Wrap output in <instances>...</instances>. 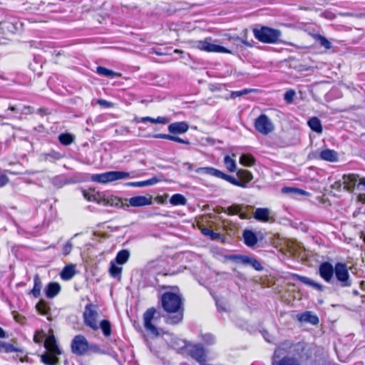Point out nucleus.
I'll use <instances>...</instances> for the list:
<instances>
[{
	"label": "nucleus",
	"mask_w": 365,
	"mask_h": 365,
	"mask_svg": "<svg viewBox=\"0 0 365 365\" xmlns=\"http://www.w3.org/2000/svg\"><path fill=\"white\" fill-rule=\"evenodd\" d=\"M61 290V287L58 282H50L47 284V298H53Z\"/></svg>",
	"instance_id": "obj_24"
},
{
	"label": "nucleus",
	"mask_w": 365,
	"mask_h": 365,
	"mask_svg": "<svg viewBox=\"0 0 365 365\" xmlns=\"http://www.w3.org/2000/svg\"><path fill=\"white\" fill-rule=\"evenodd\" d=\"M243 239L245 244L250 247L255 246L257 242V237L252 230H245L243 232Z\"/></svg>",
	"instance_id": "obj_19"
},
{
	"label": "nucleus",
	"mask_w": 365,
	"mask_h": 365,
	"mask_svg": "<svg viewBox=\"0 0 365 365\" xmlns=\"http://www.w3.org/2000/svg\"><path fill=\"white\" fill-rule=\"evenodd\" d=\"M186 202V198L181 194H175L170 199V203L173 205H184Z\"/></svg>",
	"instance_id": "obj_33"
},
{
	"label": "nucleus",
	"mask_w": 365,
	"mask_h": 365,
	"mask_svg": "<svg viewBox=\"0 0 365 365\" xmlns=\"http://www.w3.org/2000/svg\"><path fill=\"white\" fill-rule=\"evenodd\" d=\"M130 177V173L124 171H108L100 174H93L91 176L93 182L105 184L115 180L126 179Z\"/></svg>",
	"instance_id": "obj_6"
},
{
	"label": "nucleus",
	"mask_w": 365,
	"mask_h": 365,
	"mask_svg": "<svg viewBox=\"0 0 365 365\" xmlns=\"http://www.w3.org/2000/svg\"><path fill=\"white\" fill-rule=\"evenodd\" d=\"M227 259L232 260L237 264L243 265H250L255 269L260 271L262 269L261 264L255 258L243 255H230Z\"/></svg>",
	"instance_id": "obj_12"
},
{
	"label": "nucleus",
	"mask_w": 365,
	"mask_h": 365,
	"mask_svg": "<svg viewBox=\"0 0 365 365\" xmlns=\"http://www.w3.org/2000/svg\"><path fill=\"white\" fill-rule=\"evenodd\" d=\"M73 248V245L71 242H67L63 247V253L64 255L70 254Z\"/></svg>",
	"instance_id": "obj_51"
},
{
	"label": "nucleus",
	"mask_w": 365,
	"mask_h": 365,
	"mask_svg": "<svg viewBox=\"0 0 365 365\" xmlns=\"http://www.w3.org/2000/svg\"><path fill=\"white\" fill-rule=\"evenodd\" d=\"M14 351H16V349L11 344L4 342L0 352L11 353Z\"/></svg>",
	"instance_id": "obj_47"
},
{
	"label": "nucleus",
	"mask_w": 365,
	"mask_h": 365,
	"mask_svg": "<svg viewBox=\"0 0 365 365\" xmlns=\"http://www.w3.org/2000/svg\"><path fill=\"white\" fill-rule=\"evenodd\" d=\"M101 328L102 332L106 337H108L111 334V324L107 319L102 320L98 324V329Z\"/></svg>",
	"instance_id": "obj_31"
},
{
	"label": "nucleus",
	"mask_w": 365,
	"mask_h": 365,
	"mask_svg": "<svg viewBox=\"0 0 365 365\" xmlns=\"http://www.w3.org/2000/svg\"><path fill=\"white\" fill-rule=\"evenodd\" d=\"M129 205L132 207H143L152 204V197L147 196H135L128 200Z\"/></svg>",
	"instance_id": "obj_16"
},
{
	"label": "nucleus",
	"mask_w": 365,
	"mask_h": 365,
	"mask_svg": "<svg viewBox=\"0 0 365 365\" xmlns=\"http://www.w3.org/2000/svg\"><path fill=\"white\" fill-rule=\"evenodd\" d=\"M237 175L238 178L240 179L239 181H240L241 183H244L245 185V187H247V184L250 182L252 178V174L251 172L247 170L240 169L237 172Z\"/></svg>",
	"instance_id": "obj_25"
},
{
	"label": "nucleus",
	"mask_w": 365,
	"mask_h": 365,
	"mask_svg": "<svg viewBox=\"0 0 365 365\" xmlns=\"http://www.w3.org/2000/svg\"><path fill=\"white\" fill-rule=\"evenodd\" d=\"M9 110L28 114L31 113V108L29 106H10Z\"/></svg>",
	"instance_id": "obj_44"
},
{
	"label": "nucleus",
	"mask_w": 365,
	"mask_h": 365,
	"mask_svg": "<svg viewBox=\"0 0 365 365\" xmlns=\"http://www.w3.org/2000/svg\"><path fill=\"white\" fill-rule=\"evenodd\" d=\"M295 94H296L295 91L292 89L286 91V93L284 95V101L288 103H292L294 100Z\"/></svg>",
	"instance_id": "obj_48"
},
{
	"label": "nucleus",
	"mask_w": 365,
	"mask_h": 365,
	"mask_svg": "<svg viewBox=\"0 0 365 365\" xmlns=\"http://www.w3.org/2000/svg\"><path fill=\"white\" fill-rule=\"evenodd\" d=\"M314 38L316 41L319 42L322 46L324 47L325 48L329 49L331 48V42L324 36L320 34H316Z\"/></svg>",
	"instance_id": "obj_42"
},
{
	"label": "nucleus",
	"mask_w": 365,
	"mask_h": 365,
	"mask_svg": "<svg viewBox=\"0 0 365 365\" xmlns=\"http://www.w3.org/2000/svg\"><path fill=\"white\" fill-rule=\"evenodd\" d=\"M194 46L206 52L231 53V51L227 48L212 43L211 38L197 41L194 43Z\"/></svg>",
	"instance_id": "obj_8"
},
{
	"label": "nucleus",
	"mask_w": 365,
	"mask_h": 365,
	"mask_svg": "<svg viewBox=\"0 0 365 365\" xmlns=\"http://www.w3.org/2000/svg\"><path fill=\"white\" fill-rule=\"evenodd\" d=\"M188 128L187 123L183 121L171 123L168 127L169 133L173 135L185 133Z\"/></svg>",
	"instance_id": "obj_17"
},
{
	"label": "nucleus",
	"mask_w": 365,
	"mask_h": 365,
	"mask_svg": "<svg viewBox=\"0 0 365 365\" xmlns=\"http://www.w3.org/2000/svg\"><path fill=\"white\" fill-rule=\"evenodd\" d=\"M162 306L168 313H173L165 319V323L175 325L180 323L183 319L182 299L180 295L165 292L161 297Z\"/></svg>",
	"instance_id": "obj_3"
},
{
	"label": "nucleus",
	"mask_w": 365,
	"mask_h": 365,
	"mask_svg": "<svg viewBox=\"0 0 365 365\" xmlns=\"http://www.w3.org/2000/svg\"><path fill=\"white\" fill-rule=\"evenodd\" d=\"M202 234L206 236H209L211 240H217L220 237L219 233L215 232L212 230L205 228L202 231Z\"/></svg>",
	"instance_id": "obj_46"
},
{
	"label": "nucleus",
	"mask_w": 365,
	"mask_h": 365,
	"mask_svg": "<svg viewBox=\"0 0 365 365\" xmlns=\"http://www.w3.org/2000/svg\"><path fill=\"white\" fill-rule=\"evenodd\" d=\"M47 156L53 158L55 159H59L61 158V155L58 153H53L48 154Z\"/></svg>",
	"instance_id": "obj_62"
},
{
	"label": "nucleus",
	"mask_w": 365,
	"mask_h": 365,
	"mask_svg": "<svg viewBox=\"0 0 365 365\" xmlns=\"http://www.w3.org/2000/svg\"><path fill=\"white\" fill-rule=\"evenodd\" d=\"M33 43H34L33 46H36V48H39L41 49H43V48L45 46L44 43L41 42V41H39V42L34 41Z\"/></svg>",
	"instance_id": "obj_60"
},
{
	"label": "nucleus",
	"mask_w": 365,
	"mask_h": 365,
	"mask_svg": "<svg viewBox=\"0 0 365 365\" xmlns=\"http://www.w3.org/2000/svg\"><path fill=\"white\" fill-rule=\"evenodd\" d=\"M190 354L192 358L195 359L200 364H203L206 361L205 349L200 344H194L190 347Z\"/></svg>",
	"instance_id": "obj_14"
},
{
	"label": "nucleus",
	"mask_w": 365,
	"mask_h": 365,
	"mask_svg": "<svg viewBox=\"0 0 365 365\" xmlns=\"http://www.w3.org/2000/svg\"><path fill=\"white\" fill-rule=\"evenodd\" d=\"M183 167L188 171H191L194 169L193 165L188 162L183 163Z\"/></svg>",
	"instance_id": "obj_59"
},
{
	"label": "nucleus",
	"mask_w": 365,
	"mask_h": 365,
	"mask_svg": "<svg viewBox=\"0 0 365 365\" xmlns=\"http://www.w3.org/2000/svg\"><path fill=\"white\" fill-rule=\"evenodd\" d=\"M83 195L85 197V198H86L89 201H92V200H94V197L93 196H91L89 194H88L87 192H83Z\"/></svg>",
	"instance_id": "obj_63"
},
{
	"label": "nucleus",
	"mask_w": 365,
	"mask_h": 365,
	"mask_svg": "<svg viewBox=\"0 0 365 365\" xmlns=\"http://www.w3.org/2000/svg\"><path fill=\"white\" fill-rule=\"evenodd\" d=\"M41 292V282L38 277H36L34 279V286L31 292L35 297H38L40 296Z\"/></svg>",
	"instance_id": "obj_45"
},
{
	"label": "nucleus",
	"mask_w": 365,
	"mask_h": 365,
	"mask_svg": "<svg viewBox=\"0 0 365 365\" xmlns=\"http://www.w3.org/2000/svg\"><path fill=\"white\" fill-rule=\"evenodd\" d=\"M302 351L300 344L285 341L275 349L272 356V365H302L297 356Z\"/></svg>",
	"instance_id": "obj_2"
},
{
	"label": "nucleus",
	"mask_w": 365,
	"mask_h": 365,
	"mask_svg": "<svg viewBox=\"0 0 365 365\" xmlns=\"http://www.w3.org/2000/svg\"><path fill=\"white\" fill-rule=\"evenodd\" d=\"M157 182H158V180L155 177L152 178H150L149 180H145V187L146 186L153 185L156 184Z\"/></svg>",
	"instance_id": "obj_56"
},
{
	"label": "nucleus",
	"mask_w": 365,
	"mask_h": 365,
	"mask_svg": "<svg viewBox=\"0 0 365 365\" xmlns=\"http://www.w3.org/2000/svg\"><path fill=\"white\" fill-rule=\"evenodd\" d=\"M342 185H344V184H343V180L341 178V180H339L334 182L331 185V187L332 189L336 190L337 191H341Z\"/></svg>",
	"instance_id": "obj_53"
},
{
	"label": "nucleus",
	"mask_w": 365,
	"mask_h": 365,
	"mask_svg": "<svg viewBox=\"0 0 365 365\" xmlns=\"http://www.w3.org/2000/svg\"><path fill=\"white\" fill-rule=\"evenodd\" d=\"M282 192L284 194L289 195L292 197H295L297 195H306L309 196L310 194L302 189L293 187H284L282 189Z\"/></svg>",
	"instance_id": "obj_22"
},
{
	"label": "nucleus",
	"mask_w": 365,
	"mask_h": 365,
	"mask_svg": "<svg viewBox=\"0 0 365 365\" xmlns=\"http://www.w3.org/2000/svg\"><path fill=\"white\" fill-rule=\"evenodd\" d=\"M298 319L300 322H308L313 325L319 323V318L317 315L312 314L311 312H305L298 316Z\"/></svg>",
	"instance_id": "obj_20"
},
{
	"label": "nucleus",
	"mask_w": 365,
	"mask_h": 365,
	"mask_svg": "<svg viewBox=\"0 0 365 365\" xmlns=\"http://www.w3.org/2000/svg\"><path fill=\"white\" fill-rule=\"evenodd\" d=\"M319 274L328 284L336 283L341 287L351 286V280L346 264L336 262L334 266L329 262H324L319 266Z\"/></svg>",
	"instance_id": "obj_1"
},
{
	"label": "nucleus",
	"mask_w": 365,
	"mask_h": 365,
	"mask_svg": "<svg viewBox=\"0 0 365 365\" xmlns=\"http://www.w3.org/2000/svg\"><path fill=\"white\" fill-rule=\"evenodd\" d=\"M255 163V159L250 154H242L240 158V163L244 166L251 167Z\"/></svg>",
	"instance_id": "obj_32"
},
{
	"label": "nucleus",
	"mask_w": 365,
	"mask_h": 365,
	"mask_svg": "<svg viewBox=\"0 0 365 365\" xmlns=\"http://www.w3.org/2000/svg\"><path fill=\"white\" fill-rule=\"evenodd\" d=\"M320 158L329 162H335L337 160L338 156L334 150L326 149L320 153Z\"/></svg>",
	"instance_id": "obj_27"
},
{
	"label": "nucleus",
	"mask_w": 365,
	"mask_h": 365,
	"mask_svg": "<svg viewBox=\"0 0 365 365\" xmlns=\"http://www.w3.org/2000/svg\"><path fill=\"white\" fill-rule=\"evenodd\" d=\"M308 125L313 131L317 133H322V125L318 118L313 117L310 118L308 121Z\"/></svg>",
	"instance_id": "obj_28"
},
{
	"label": "nucleus",
	"mask_w": 365,
	"mask_h": 365,
	"mask_svg": "<svg viewBox=\"0 0 365 365\" xmlns=\"http://www.w3.org/2000/svg\"><path fill=\"white\" fill-rule=\"evenodd\" d=\"M138 122L145 123L150 122L152 123H160V124H167L168 123V120L165 117L158 116L157 118H153L151 117H142L139 118Z\"/></svg>",
	"instance_id": "obj_30"
},
{
	"label": "nucleus",
	"mask_w": 365,
	"mask_h": 365,
	"mask_svg": "<svg viewBox=\"0 0 365 365\" xmlns=\"http://www.w3.org/2000/svg\"><path fill=\"white\" fill-rule=\"evenodd\" d=\"M58 140L62 145H68L74 140V137L70 133H62L59 135Z\"/></svg>",
	"instance_id": "obj_39"
},
{
	"label": "nucleus",
	"mask_w": 365,
	"mask_h": 365,
	"mask_svg": "<svg viewBox=\"0 0 365 365\" xmlns=\"http://www.w3.org/2000/svg\"><path fill=\"white\" fill-rule=\"evenodd\" d=\"M34 341L38 344H43L46 348V334L43 330L36 331L34 336Z\"/></svg>",
	"instance_id": "obj_37"
},
{
	"label": "nucleus",
	"mask_w": 365,
	"mask_h": 365,
	"mask_svg": "<svg viewBox=\"0 0 365 365\" xmlns=\"http://www.w3.org/2000/svg\"><path fill=\"white\" fill-rule=\"evenodd\" d=\"M359 176L355 174H347L342 176L344 190L352 192L356 182L358 181Z\"/></svg>",
	"instance_id": "obj_15"
},
{
	"label": "nucleus",
	"mask_w": 365,
	"mask_h": 365,
	"mask_svg": "<svg viewBox=\"0 0 365 365\" xmlns=\"http://www.w3.org/2000/svg\"><path fill=\"white\" fill-rule=\"evenodd\" d=\"M109 272L111 277L114 278H120L122 272V267L116 266L114 262H110Z\"/></svg>",
	"instance_id": "obj_41"
},
{
	"label": "nucleus",
	"mask_w": 365,
	"mask_h": 365,
	"mask_svg": "<svg viewBox=\"0 0 365 365\" xmlns=\"http://www.w3.org/2000/svg\"><path fill=\"white\" fill-rule=\"evenodd\" d=\"M225 212L227 213L230 215H239L241 219H246L247 215L244 212H241V207L237 205H234L228 207Z\"/></svg>",
	"instance_id": "obj_29"
},
{
	"label": "nucleus",
	"mask_w": 365,
	"mask_h": 365,
	"mask_svg": "<svg viewBox=\"0 0 365 365\" xmlns=\"http://www.w3.org/2000/svg\"><path fill=\"white\" fill-rule=\"evenodd\" d=\"M294 277L298 279L299 281H300L301 282H302L303 284H307L308 286H310V287H314V289L319 290V291H321L322 292L324 289V286H323L322 284H319V283H317L314 281H313L312 279L307 277H304V276H301V275H299V274H294Z\"/></svg>",
	"instance_id": "obj_18"
},
{
	"label": "nucleus",
	"mask_w": 365,
	"mask_h": 365,
	"mask_svg": "<svg viewBox=\"0 0 365 365\" xmlns=\"http://www.w3.org/2000/svg\"><path fill=\"white\" fill-rule=\"evenodd\" d=\"M195 172L199 174H204L215 176L221 179H223L231 184L238 186L240 187L245 188V185L244 183H241L240 181L235 178L234 177L227 175L222 171L212 168V167H204V168H198L195 170Z\"/></svg>",
	"instance_id": "obj_7"
},
{
	"label": "nucleus",
	"mask_w": 365,
	"mask_h": 365,
	"mask_svg": "<svg viewBox=\"0 0 365 365\" xmlns=\"http://www.w3.org/2000/svg\"><path fill=\"white\" fill-rule=\"evenodd\" d=\"M253 34L259 41L264 43H275L278 42L282 36L279 30L267 26H262L259 29L255 28Z\"/></svg>",
	"instance_id": "obj_4"
},
{
	"label": "nucleus",
	"mask_w": 365,
	"mask_h": 365,
	"mask_svg": "<svg viewBox=\"0 0 365 365\" xmlns=\"http://www.w3.org/2000/svg\"><path fill=\"white\" fill-rule=\"evenodd\" d=\"M98 103L101 106H106V107H109L110 106V103L106 101V100H103V99H99L98 100Z\"/></svg>",
	"instance_id": "obj_58"
},
{
	"label": "nucleus",
	"mask_w": 365,
	"mask_h": 365,
	"mask_svg": "<svg viewBox=\"0 0 365 365\" xmlns=\"http://www.w3.org/2000/svg\"><path fill=\"white\" fill-rule=\"evenodd\" d=\"M36 309L37 312L44 315L46 314V302L44 300L41 299L36 304Z\"/></svg>",
	"instance_id": "obj_49"
},
{
	"label": "nucleus",
	"mask_w": 365,
	"mask_h": 365,
	"mask_svg": "<svg viewBox=\"0 0 365 365\" xmlns=\"http://www.w3.org/2000/svg\"><path fill=\"white\" fill-rule=\"evenodd\" d=\"M88 344L89 342L83 335L78 334L75 336L71 344L72 353L78 356L87 354Z\"/></svg>",
	"instance_id": "obj_9"
},
{
	"label": "nucleus",
	"mask_w": 365,
	"mask_h": 365,
	"mask_svg": "<svg viewBox=\"0 0 365 365\" xmlns=\"http://www.w3.org/2000/svg\"><path fill=\"white\" fill-rule=\"evenodd\" d=\"M219 312H227V308L224 305H221L218 302L216 303Z\"/></svg>",
	"instance_id": "obj_61"
},
{
	"label": "nucleus",
	"mask_w": 365,
	"mask_h": 365,
	"mask_svg": "<svg viewBox=\"0 0 365 365\" xmlns=\"http://www.w3.org/2000/svg\"><path fill=\"white\" fill-rule=\"evenodd\" d=\"M88 353H93V354H106V351L101 349L98 345L89 343L88 348Z\"/></svg>",
	"instance_id": "obj_43"
},
{
	"label": "nucleus",
	"mask_w": 365,
	"mask_h": 365,
	"mask_svg": "<svg viewBox=\"0 0 365 365\" xmlns=\"http://www.w3.org/2000/svg\"><path fill=\"white\" fill-rule=\"evenodd\" d=\"M62 350L57 344L53 334V331L49 329L47 332V365H56L58 363V356L61 355Z\"/></svg>",
	"instance_id": "obj_5"
},
{
	"label": "nucleus",
	"mask_w": 365,
	"mask_h": 365,
	"mask_svg": "<svg viewBox=\"0 0 365 365\" xmlns=\"http://www.w3.org/2000/svg\"><path fill=\"white\" fill-rule=\"evenodd\" d=\"M224 163L227 169L230 172H233L236 169V161L229 155H226L224 158Z\"/></svg>",
	"instance_id": "obj_40"
},
{
	"label": "nucleus",
	"mask_w": 365,
	"mask_h": 365,
	"mask_svg": "<svg viewBox=\"0 0 365 365\" xmlns=\"http://www.w3.org/2000/svg\"><path fill=\"white\" fill-rule=\"evenodd\" d=\"M17 29V22L7 20L0 22V30L4 33H14Z\"/></svg>",
	"instance_id": "obj_23"
},
{
	"label": "nucleus",
	"mask_w": 365,
	"mask_h": 365,
	"mask_svg": "<svg viewBox=\"0 0 365 365\" xmlns=\"http://www.w3.org/2000/svg\"><path fill=\"white\" fill-rule=\"evenodd\" d=\"M170 140L178 142V143L185 144V145L190 144V142L187 140H184L180 137L175 136L174 135H171Z\"/></svg>",
	"instance_id": "obj_52"
},
{
	"label": "nucleus",
	"mask_w": 365,
	"mask_h": 365,
	"mask_svg": "<svg viewBox=\"0 0 365 365\" xmlns=\"http://www.w3.org/2000/svg\"><path fill=\"white\" fill-rule=\"evenodd\" d=\"M98 313L97 312L96 306L91 304H87L85 307V311L83 312V320L85 324L87 327H89L93 330H98Z\"/></svg>",
	"instance_id": "obj_10"
},
{
	"label": "nucleus",
	"mask_w": 365,
	"mask_h": 365,
	"mask_svg": "<svg viewBox=\"0 0 365 365\" xmlns=\"http://www.w3.org/2000/svg\"><path fill=\"white\" fill-rule=\"evenodd\" d=\"M252 91V89H244V90L239 91H233L231 93V98H237V97H240V96H242L243 95L250 93Z\"/></svg>",
	"instance_id": "obj_50"
},
{
	"label": "nucleus",
	"mask_w": 365,
	"mask_h": 365,
	"mask_svg": "<svg viewBox=\"0 0 365 365\" xmlns=\"http://www.w3.org/2000/svg\"><path fill=\"white\" fill-rule=\"evenodd\" d=\"M126 185L130 186V187H145V180L138 181V182H127Z\"/></svg>",
	"instance_id": "obj_54"
},
{
	"label": "nucleus",
	"mask_w": 365,
	"mask_h": 365,
	"mask_svg": "<svg viewBox=\"0 0 365 365\" xmlns=\"http://www.w3.org/2000/svg\"><path fill=\"white\" fill-rule=\"evenodd\" d=\"M129 256L130 253L127 250H120L116 255L115 261L119 264H123L128 260Z\"/></svg>",
	"instance_id": "obj_35"
},
{
	"label": "nucleus",
	"mask_w": 365,
	"mask_h": 365,
	"mask_svg": "<svg viewBox=\"0 0 365 365\" xmlns=\"http://www.w3.org/2000/svg\"><path fill=\"white\" fill-rule=\"evenodd\" d=\"M96 72L98 74L103 76H108V77H115V76H120V75L119 73H117L114 72L112 70L108 69L103 66H98L96 68Z\"/></svg>",
	"instance_id": "obj_36"
},
{
	"label": "nucleus",
	"mask_w": 365,
	"mask_h": 365,
	"mask_svg": "<svg viewBox=\"0 0 365 365\" xmlns=\"http://www.w3.org/2000/svg\"><path fill=\"white\" fill-rule=\"evenodd\" d=\"M255 128L259 133L263 135H267L274 129L271 120L264 114H262L256 118Z\"/></svg>",
	"instance_id": "obj_13"
},
{
	"label": "nucleus",
	"mask_w": 365,
	"mask_h": 365,
	"mask_svg": "<svg viewBox=\"0 0 365 365\" xmlns=\"http://www.w3.org/2000/svg\"><path fill=\"white\" fill-rule=\"evenodd\" d=\"M30 67L38 76H40L43 74L42 63L37 58L36 56H34L33 63L30 64Z\"/></svg>",
	"instance_id": "obj_34"
},
{
	"label": "nucleus",
	"mask_w": 365,
	"mask_h": 365,
	"mask_svg": "<svg viewBox=\"0 0 365 365\" xmlns=\"http://www.w3.org/2000/svg\"><path fill=\"white\" fill-rule=\"evenodd\" d=\"M270 211L268 208H257L254 213V217L261 222H268Z\"/></svg>",
	"instance_id": "obj_21"
},
{
	"label": "nucleus",
	"mask_w": 365,
	"mask_h": 365,
	"mask_svg": "<svg viewBox=\"0 0 365 365\" xmlns=\"http://www.w3.org/2000/svg\"><path fill=\"white\" fill-rule=\"evenodd\" d=\"M171 135L169 134H163V133H158L153 135L154 138H162V139H167L170 140Z\"/></svg>",
	"instance_id": "obj_57"
},
{
	"label": "nucleus",
	"mask_w": 365,
	"mask_h": 365,
	"mask_svg": "<svg viewBox=\"0 0 365 365\" xmlns=\"http://www.w3.org/2000/svg\"><path fill=\"white\" fill-rule=\"evenodd\" d=\"M156 309L153 307L148 309L143 314V325L145 330L154 336H158L161 334V330L158 329L153 323Z\"/></svg>",
	"instance_id": "obj_11"
},
{
	"label": "nucleus",
	"mask_w": 365,
	"mask_h": 365,
	"mask_svg": "<svg viewBox=\"0 0 365 365\" xmlns=\"http://www.w3.org/2000/svg\"><path fill=\"white\" fill-rule=\"evenodd\" d=\"M76 274L75 266L72 264L65 266L61 272V277L63 280H69Z\"/></svg>",
	"instance_id": "obj_26"
},
{
	"label": "nucleus",
	"mask_w": 365,
	"mask_h": 365,
	"mask_svg": "<svg viewBox=\"0 0 365 365\" xmlns=\"http://www.w3.org/2000/svg\"><path fill=\"white\" fill-rule=\"evenodd\" d=\"M200 338L202 341L204 342V344L207 346H211L214 344L216 341L215 336L210 333L202 334L200 335Z\"/></svg>",
	"instance_id": "obj_38"
},
{
	"label": "nucleus",
	"mask_w": 365,
	"mask_h": 365,
	"mask_svg": "<svg viewBox=\"0 0 365 365\" xmlns=\"http://www.w3.org/2000/svg\"><path fill=\"white\" fill-rule=\"evenodd\" d=\"M237 40H240L243 44L246 45V46H252V44L246 39H242V38H237Z\"/></svg>",
	"instance_id": "obj_64"
},
{
	"label": "nucleus",
	"mask_w": 365,
	"mask_h": 365,
	"mask_svg": "<svg viewBox=\"0 0 365 365\" xmlns=\"http://www.w3.org/2000/svg\"><path fill=\"white\" fill-rule=\"evenodd\" d=\"M9 181V178L4 174H0V187L6 185Z\"/></svg>",
	"instance_id": "obj_55"
}]
</instances>
